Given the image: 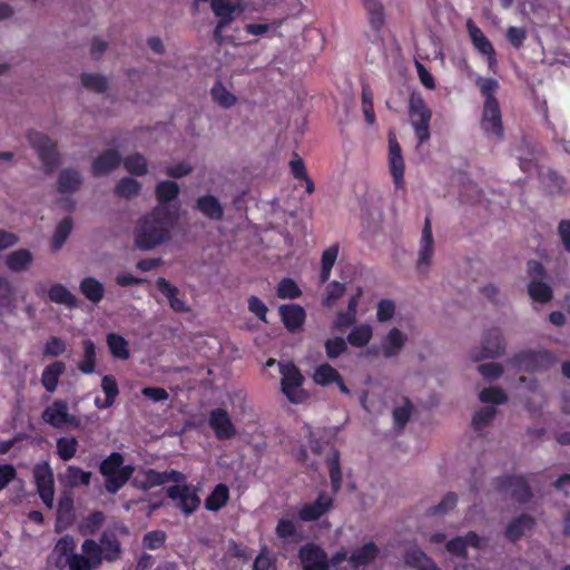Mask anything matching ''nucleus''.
<instances>
[{
  "instance_id": "9",
  "label": "nucleus",
  "mask_w": 570,
  "mask_h": 570,
  "mask_svg": "<svg viewBox=\"0 0 570 570\" xmlns=\"http://www.w3.org/2000/svg\"><path fill=\"white\" fill-rule=\"evenodd\" d=\"M35 482L42 502L48 507H53L55 481L53 472L47 462L39 463L33 470Z\"/></svg>"
},
{
  "instance_id": "31",
  "label": "nucleus",
  "mask_w": 570,
  "mask_h": 570,
  "mask_svg": "<svg viewBox=\"0 0 570 570\" xmlns=\"http://www.w3.org/2000/svg\"><path fill=\"white\" fill-rule=\"evenodd\" d=\"M197 208L209 219L219 220L223 218L224 209L219 200L213 195H206L197 200Z\"/></svg>"
},
{
  "instance_id": "5",
  "label": "nucleus",
  "mask_w": 570,
  "mask_h": 570,
  "mask_svg": "<svg viewBox=\"0 0 570 570\" xmlns=\"http://www.w3.org/2000/svg\"><path fill=\"white\" fill-rule=\"evenodd\" d=\"M282 391L292 403H302L308 394L303 390L304 377L293 363H279Z\"/></svg>"
},
{
  "instance_id": "56",
  "label": "nucleus",
  "mask_w": 570,
  "mask_h": 570,
  "mask_svg": "<svg viewBox=\"0 0 570 570\" xmlns=\"http://www.w3.org/2000/svg\"><path fill=\"white\" fill-rule=\"evenodd\" d=\"M124 166L130 174L141 176L147 173V163L144 156L135 154L124 159Z\"/></svg>"
},
{
  "instance_id": "17",
  "label": "nucleus",
  "mask_w": 570,
  "mask_h": 570,
  "mask_svg": "<svg viewBox=\"0 0 570 570\" xmlns=\"http://www.w3.org/2000/svg\"><path fill=\"white\" fill-rule=\"evenodd\" d=\"M407 342L406 333L397 327H392L381 340L380 353L385 358H393L401 354Z\"/></svg>"
},
{
  "instance_id": "12",
  "label": "nucleus",
  "mask_w": 570,
  "mask_h": 570,
  "mask_svg": "<svg viewBox=\"0 0 570 570\" xmlns=\"http://www.w3.org/2000/svg\"><path fill=\"white\" fill-rule=\"evenodd\" d=\"M168 497L175 502L184 513H193L200 503V500L193 487L176 484L167 490Z\"/></svg>"
},
{
  "instance_id": "15",
  "label": "nucleus",
  "mask_w": 570,
  "mask_h": 570,
  "mask_svg": "<svg viewBox=\"0 0 570 570\" xmlns=\"http://www.w3.org/2000/svg\"><path fill=\"white\" fill-rule=\"evenodd\" d=\"M208 424L218 440H230L237 433L229 414L223 409L210 412Z\"/></svg>"
},
{
  "instance_id": "64",
  "label": "nucleus",
  "mask_w": 570,
  "mask_h": 570,
  "mask_svg": "<svg viewBox=\"0 0 570 570\" xmlns=\"http://www.w3.org/2000/svg\"><path fill=\"white\" fill-rule=\"evenodd\" d=\"M66 566L69 567V570H95L97 569L88 558H85L82 554L75 553L71 558L67 559Z\"/></svg>"
},
{
  "instance_id": "6",
  "label": "nucleus",
  "mask_w": 570,
  "mask_h": 570,
  "mask_svg": "<svg viewBox=\"0 0 570 570\" xmlns=\"http://www.w3.org/2000/svg\"><path fill=\"white\" fill-rule=\"evenodd\" d=\"M42 420L56 429H80V417L69 412L68 404L65 401L57 400L52 402L42 413Z\"/></svg>"
},
{
  "instance_id": "7",
  "label": "nucleus",
  "mask_w": 570,
  "mask_h": 570,
  "mask_svg": "<svg viewBox=\"0 0 570 570\" xmlns=\"http://www.w3.org/2000/svg\"><path fill=\"white\" fill-rule=\"evenodd\" d=\"M28 141L38 153L46 171L51 173L59 163L56 144L49 137L37 130L28 132Z\"/></svg>"
},
{
  "instance_id": "28",
  "label": "nucleus",
  "mask_w": 570,
  "mask_h": 570,
  "mask_svg": "<svg viewBox=\"0 0 570 570\" xmlns=\"http://www.w3.org/2000/svg\"><path fill=\"white\" fill-rule=\"evenodd\" d=\"M120 163V157L117 151L108 150L95 159L92 164V173L96 176L107 175L114 170Z\"/></svg>"
},
{
  "instance_id": "18",
  "label": "nucleus",
  "mask_w": 570,
  "mask_h": 570,
  "mask_svg": "<svg viewBox=\"0 0 570 570\" xmlns=\"http://www.w3.org/2000/svg\"><path fill=\"white\" fill-rule=\"evenodd\" d=\"M553 362L552 355L546 351L529 352L515 358V365L519 370L530 372L548 368Z\"/></svg>"
},
{
  "instance_id": "42",
  "label": "nucleus",
  "mask_w": 570,
  "mask_h": 570,
  "mask_svg": "<svg viewBox=\"0 0 570 570\" xmlns=\"http://www.w3.org/2000/svg\"><path fill=\"white\" fill-rule=\"evenodd\" d=\"M80 291L92 303L100 302L104 296L102 284L92 277H87L81 282Z\"/></svg>"
},
{
  "instance_id": "35",
  "label": "nucleus",
  "mask_w": 570,
  "mask_h": 570,
  "mask_svg": "<svg viewBox=\"0 0 570 570\" xmlns=\"http://www.w3.org/2000/svg\"><path fill=\"white\" fill-rule=\"evenodd\" d=\"M76 541L72 537L61 538L53 548V556L57 557L56 564L59 568L66 566L67 559L75 554Z\"/></svg>"
},
{
  "instance_id": "22",
  "label": "nucleus",
  "mask_w": 570,
  "mask_h": 570,
  "mask_svg": "<svg viewBox=\"0 0 570 570\" xmlns=\"http://www.w3.org/2000/svg\"><path fill=\"white\" fill-rule=\"evenodd\" d=\"M368 19L371 28L375 32H380L385 26L386 14L385 8L381 0H361Z\"/></svg>"
},
{
  "instance_id": "46",
  "label": "nucleus",
  "mask_w": 570,
  "mask_h": 570,
  "mask_svg": "<svg viewBox=\"0 0 570 570\" xmlns=\"http://www.w3.org/2000/svg\"><path fill=\"white\" fill-rule=\"evenodd\" d=\"M338 256V246L332 245L326 248L322 255V269H321V282L325 283L331 276L332 267L334 266Z\"/></svg>"
},
{
  "instance_id": "3",
  "label": "nucleus",
  "mask_w": 570,
  "mask_h": 570,
  "mask_svg": "<svg viewBox=\"0 0 570 570\" xmlns=\"http://www.w3.org/2000/svg\"><path fill=\"white\" fill-rule=\"evenodd\" d=\"M100 471L106 478V489L115 493L131 476L134 468L124 465L122 456L119 453H112L101 463Z\"/></svg>"
},
{
  "instance_id": "61",
  "label": "nucleus",
  "mask_w": 570,
  "mask_h": 570,
  "mask_svg": "<svg viewBox=\"0 0 570 570\" xmlns=\"http://www.w3.org/2000/svg\"><path fill=\"white\" fill-rule=\"evenodd\" d=\"M362 109L367 124H374L375 112L373 109V92L368 86H363L362 89Z\"/></svg>"
},
{
  "instance_id": "27",
  "label": "nucleus",
  "mask_w": 570,
  "mask_h": 570,
  "mask_svg": "<svg viewBox=\"0 0 570 570\" xmlns=\"http://www.w3.org/2000/svg\"><path fill=\"white\" fill-rule=\"evenodd\" d=\"M210 97L214 104L224 109H229L237 104V97L220 80L210 89Z\"/></svg>"
},
{
  "instance_id": "23",
  "label": "nucleus",
  "mask_w": 570,
  "mask_h": 570,
  "mask_svg": "<svg viewBox=\"0 0 570 570\" xmlns=\"http://www.w3.org/2000/svg\"><path fill=\"white\" fill-rule=\"evenodd\" d=\"M500 489L520 502H524L530 498L529 488L524 479L520 476H509L501 480Z\"/></svg>"
},
{
  "instance_id": "59",
  "label": "nucleus",
  "mask_w": 570,
  "mask_h": 570,
  "mask_svg": "<svg viewBox=\"0 0 570 570\" xmlns=\"http://www.w3.org/2000/svg\"><path fill=\"white\" fill-rule=\"evenodd\" d=\"M276 22H257V23H247L244 27V30L247 35L254 36V37H265L269 33H273L277 29Z\"/></svg>"
},
{
  "instance_id": "38",
  "label": "nucleus",
  "mask_w": 570,
  "mask_h": 570,
  "mask_svg": "<svg viewBox=\"0 0 570 570\" xmlns=\"http://www.w3.org/2000/svg\"><path fill=\"white\" fill-rule=\"evenodd\" d=\"M326 464L328 468L330 479L333 491L336 493L342 485V472L340 468V454L336 450L332 449L326 456Z\"/></svg>"
},
{
  "instance_id": "13",
  "label": "nucleus",
  "mask_w": 570,
  "mask_h": 570,
  "mask_svg": "<svg viewBox=\"0 0 570 570\" xmlns=\"http://www.w3.org/2000/svg\"><path fill=\"white\" fill-rule=\"evenodd\" d=\"M466 29L473 46L482 56L487 58L489 69L494 71L498 61L495 58V51L492 43L472 20H468Z\"/></svg>"
},
{
  "instance_id": "8",
  "label": "nucleus",
  "mask_w": 570,
  "mask_h": 570,
  "mask_svg": "<svg viewBox=\"0 0 570 570\" xmlns=\"http://www.w3.org/2000/svg\"><path fill=\"white\" fill-rule=\"evenodd\" d=\"M481 128L491 139H500L503 135L501 110L498 100L484 101Z\"/></svg>"
},
{
  "instance_id": "58",
  "label": "nucleus",
  "mask_w": 570,
  "mask_h": 570,
  "mask_svg": "<svg viewBox=\"0 0 570 570\" xmlns=\"http://www.w3.org/2000/svg\"><path fill=\"white\" fill-rule=\"evenodd\" d=\"M71 228H72V223H71L70 218H65L58 224V226L55 230V234L52 236V246L56 250L61 248V246L68 238V236L71 232Z\"/></svg>"
},
{
  "instance_id": "54",
  "label": "nucleus",
  "mask_w": 570,
  "mask_h": 570,
  "mask_svg": "<svg viewBox=\"0 0 570 570\" xmlns=\"http://www.w3.org/2000/svg\"><path fill=\"white\" fill-rule=\"evenodd\" d=\"M475 85L479 87L484 101L497 100L494 95L499 89V82L493 78L475 77Z\"/></svg>"
},
{
  "instance_id": "62",
  "label": "nucleus",
  "mask_w": 570,
  "mask_h": 570,
  "mask_svg": "<svg viewBox=\"0 0 570 570\" xmlns=\"http://www.w3.org/2000/svg\"><path fill=\"white\" fill-rule=\"evenodd\" d=\"M291 171L295 178L302 179L305 183V189L308 194L314 191V184L306 175L305 166L302 159H293L289 163Z\"/></svg>"
},
{
  "instance_id": "29",
  "label": "nucleus",
  "mask_w": 570,
  "mask_h": 570,
  "mask_svg": "<svg viewBox=\"0 0 570 570\" xmlns=\"http://www.w3.org/2000/svg\"><path fill=\"white\" fill-rule=\"evenodd\" d=\"M65 364L60 361L47 365L41 375V383L47 392L52 393L56 391L59 377L65 372Z\"/></svg>"
},
{
  "instance_id": "26",
  "label": "nucleus",
  "mask_w": 570,
  "mask_h": 570,
  "mask_svg": "<svg viewBox=\"0 0 570 570\" xmlns=\"http://www.w3.org/2000/svg\"><path fill=\"white\" fill-rule=\"evenodd\" d=\"M158 289L166 296L170 307L178 313L187 312L186 303L178 297V289L176 286L168 283L165 278H158L156 282Z\"/></svg>"
},
{
  "instance_id": "57",
  "label": "nucleus",
  "mask_w": 570,
  "mask_h": 570,
  "mask_svg": "<svg viewBox=\"0 0 570 570\" xmlns=\"http://www.w3.org/2000/svg\"><path fill=\"white\" fill-rule=\"evenodd\" d=\"M82 556L88 558L90 562L97 568L101 564L102 556L100 544L91 539L85 540L81 546Z\"/></svg>"
},
{
  "instance_id": "39",
  "label": "nucleus",
  "mask_w": 570,
  "mask_h": 570,
  "mask_svg": "<svg viewBox=\"0 0 570 570\" xmlns=\"http://www.w3.org/2000/svg\"><path fill=\"white\" fill-rule=\"evenodd\" d=\"M405 562L417 570H440L432 559L419 549L409 551Z\"/></svg>"
},
{
  "instance_id": "21",
  "label": "nucleus",
  "mask_w": 570,
  "mask_h": 570,
  "mask_svg": "<svg viewBox=\"0 0 570 570\" xmlns=\"http://www.w3.org/2000/svg\"><path fill=\"white\" fill-rule=\"evenodd\" d=\"M433 257V236L430 223L426 220L425 226L422 230L419 248L417 269L420 272H426L431 266Z\"/></svg>"
},
{
  "instance_id": "20",
  "label": "nucleus",
  "mask_w": 570,
  "mask_h": 570,
  "mask_svg": "<svg viewBox=\"0 0 570 570\" xmlns=\"http://www.w3.org/2000/svg\"><path fill=\"white\" fill-rule=\"evenodd\" d=\"M502 352V341L501 333L498 330H492L487 333L482 347L480 351H474L471 354V358L474 362L481 361L483 358H492Z\"/></svg>"
},
{
  "instance_id": "45",
  "label": "nucleus",
  "mask_w": 570,
  "mask_h": 570,
  "mask_svg": "<svg viewBox=\"0 0 570 570\" xmlns=\"http://www.w3.org/2000/svg\"><path fill=\"white\" fill-rule=\"evenodd\" d=\"M49 299L57 304H63L66 306H73L76 298L71 292L61 284H55L48 291Z\"/></svg>"
},
{
  "instance_id": "53",
  "label": "nucleus",
  "mask_w": 570,
  "mask_h": 570,
  "mask_svg": "<svg viewBox=\"0 0 570 570\" xmlns=\"http://www.w3.org/2000/svg\"><path fill=\"white\" fill-rule=\"evenodd\" d=\"M529 295L534 301L547 303L552 297V291L548 284L532 279L529 285Z\"/></svg>"
},
{
  "instance_id": "24",
  "label": "nucleus",
  "mask_w": 570,
  "mask_h": 570,
  "mask_svg": "<svg viewBox=\"0 0 570 570\" xmlns=\"http://www.w3.org/2000/svg\"><path fill=\"white\" fill-rule=\"evenodd\" d=\"M179 193V187L174 181H161L156 187V196L158 199V206H166L169 210L176 209V217H178V207L171 204Z\"/></svg>"
},
{
  "instance_id": "14",
  "label": "nucleus",
  "mask_w": 570,
  "mask_h": 570,
  "mask_svg": "<svg viewBox=\"0 0 570 570\" xmlns=\"http://www.w3.org/2000/svg\"><path fill=\"white\" fill-rule=\"evenodd\" d=\"M298 557L304 570H328L327 554L314 543L303 546L299 549Z\"/></svg>"
},
{
  "instance_id": "47",
  "label": "nucleus",
  "mask_w": 570,
  "mask_h": 570,
  "mask_svg": "<svg viewBox=\"0 0 570 570\" xmlns=\"http://www.w3.org/2000/svg\"><path fill=\"white\" fill-rule=\"evenodd\" d=\"M345 284L337 281L331 282L325 289L322 304L325 307H333L336 302L344 295Z\"/></svg>"
},
{
  "instance_id": "63",
  "label": "nucleus",
  "mask_w": 570,
  "mask_h": 570,
  "mask_svg": "<svg viewBox=\"0 0 570 570\" xmlns=\"http://www.w3.org/2000/svg\"><path fill=\"white\" fill-rule=\"evenodd\" d=\"M458 502V498L454 493L445 494L441 502L429 509L428 514L430 515H442L451 511Z\"/></svg>"
},
{
  "instance_id": "34",
  "label": "nucleus",
  "mask_w": 570,
  "mask_h": 570,
  "mask_svg": "<svg viewBox=\"0 0 570 570\" xmlns=\"http://www.w3.org/2000/svg\"><path fill=\"white\" fill-rule=\"evenodd\" d=\"M91 473L81 470L80 468L69 465L66 471L60 475L61 482L66 487L76 488L79 485H88L90 483Z\"/></svg>"
},
{
  "instance_id": "49",
  "label": "nucleus",
  "mask_w": 570,
  "mask_h": 570,
  "mask_svg": "<svg viewBox=\"0 0 570 570\" xmlns=\"http://www.w3.org/2000/svg\"><path fill=\"white\" fill-rule=\"evenodd\" d=\"M396 315V304L394 301L383 298L376 305V321L379 323H387L394 320Z\"/></svg>"
},
{
  "instance_id": "25",
  "label": "nucleus",
  "mask_w": 570,
  "mask_h": 570,
  "mask_svg": "<svg viewBox=\"0 0 570 570\" xmlns=\"http://www.w3.org/2000/svg\"><path fill=\"white\" fill-rule=\"evenodd\" d=\"M374 327L368 323L355 325L347 335V342L354 347H365L373 338Z\"/></svg>"
},
{
  "instance_id": "52",
  "label": "nucleus",
  "mask_w": 570,
  "mask_h": 570,
  "mask_svg": "<svg viewBox=\"0 0 570 570\" xmlns=\"http://www.w3.org/2000/svg\"><path fill=\"white\" fill-rule=\"evenodd\" d=\"M412 413V405L409 399L401 397L400 402L393 410V420L394 424L402 429L405 423L409 421Z\"/></svg>"
},
{
  "instance_id": "55",
  "label": "nucleus",
  "mask_w": 570,
  "mask_h": 570,
  "mask_svg": "<svg viewBox=\"0 0 570 570\" xmlns=\"http://www.w3.org/2000/svg\"><path fill=\"white\" fill-rule=\"evenodd\" d=\"M78 441L72 438H59L57 440V452L58 455L63 460L68 461L72 459L77 452Z\"/></svg>"
},
{
  "instance_id": "41",
  "label": "nucleus",
  "mask_w": 570,
  "mask_h": 570,
  "mask_svg": "<svg viewBox=\"0 0 570 570\" xmlns=\"http://www.w3.org/2000/svg\"><path fill=\"white\" fill-rule=\"evenodd\" d=\"M78 368L83 374H91L96 368V345L92 341L86 340L83 342V356L78 364Z\"/></svg>"
},
{
  "instance_id": "37",
  "label": "nucleus",
  "mask_w": 570,
  "mask_h": 570,
  "mask_svg": "<svg viewBox=\"0 0 570 570\" xmlns=\"http://www.w3.org/2000/svg\"><path fill=\"white\" fill-rule=\"evenodd\" d=\"M82 183L81 176L78 171L67 169L59 175L58 190L61 194H69L76 191Z\"/></svg>"
},
{
  "instance_id": "1",
  "label": "nucleus",
  "mask_w": 570,
  "mask_h": 570,
  "mask_svg": "<svg viewBox=\"0 0 570 570\" xmlns=\"http://www.w3.org/2000/svg\"><path fill=\"white\" fill-rule=\"evenodd\" d=\"M176 220V209L169 210L166 206H157L138 224L134 234L136 246L149 250L165 243L169 239Z\"/></svg>"
},
{
  "instance_id": "51",
  "label": "nucleus",
  "mask_w": 570,
  "mask_h": 570,
  "mask_svg": "<svg viewBox=\"0 0 570 570\" xmlns=\"http://www.w3.org/2000/svg\"><path fill=\"white\" fill-rule=\"evenodd\" d=\"M533 520L528 515H521L508 525L507 537L511 540L519 539L523 532L530 529Z\"/></svg>"
},
{
  "instance_id": "48",
  "label": "nucleus",
  "mask_w": 570,
  "mask_h": 570,
  "mask_svg": "<svg viewBox=\"0 0 570 570\" xmlns=\"http://www.w3.org/2000/svg\"><path fill=\"white\" fill-rule=\"evenodd\" d=\"M338 372L328 364H321L313 374V380L318 385H327L338 380Z\"/></svg>"
},
{
  "instance_id": "30",
  "label": "nucleus",
  "mask_w": 570,
  "mask_h": 570,
  "mask_svg": "<svg viewBox=\"0 0 570 570\" xmlns=\"http://www.w3.org/2000/svg\"><path fill=\"white\" fill-rule=\"evenodd\" d=\"M379 553L377 547L373 543H366L363 547L355 549L350 557V563L353 568L358 569L372 562Z\"/></svg>"
},
{
  "instance_id": "4",
  "label": "nucleus",
  "mask_w": 570,
  "mask_h": 570,
  "mask_svg": "<svg viewBox=\"0 0 570 570\" xmlns=\"http://www.w3.org/2000/svg\"><path fill=\"white\" fill-rule=\"evenodd\" d=\"M409 117L419 144L430 139V121L432 111L419 95H411L409 101Z\"/></svg>"
},
{
  "instance_id": "2",
  "label": "nucleus",
  "mask_w": 570,
  "mask_h": 570,
  "mask_svg": "<svg viewBox=\"0 0 570 570\" xmlns=\"http://www.w3.org/2000/svg\"><path fill=\"white\" fill-rule=\"evenodd\" d=\"M265 7L264 0H212L210 8L218 19L215 37H220L222 31L233 22L236 16L263 11Z\"/></svg>"
},
{
  "instance_id": "16",
  "label": "nucleus",
  "mask_w": 570,
  "mask_h": 570,
  "mask_svg": "<svg viewBox=\"0 0 570 570\" xmlns=\"http://www.w3.org/2000/svg\"><path fill=\"white\" fill-rule=\"evenodd\" d=\"M333 507V498L327 493H321L312 503H306L298 509V518L302 521H316L326 514Z\"/></svg>"
},
{
  "instance_id": "50",
  "label": "nucleus",
  "mask_w": 570,
  "mask_h": 570,
  "mask_svg": "<svg viewBox=\"0 0 570 570\" xmlns=\"http://www.w3.org/2000/svg\"><path fill=\"white\" fill-rule=\"evenodd\" d=\"M140 184L134 178H122L118 181L115 188L117 196L122 198H131L139 194Z\"/></svg>"
},
{
  "instance_id": "11",
  "label": "nucleus",
  "mask_w": 570,
  "mask_h": 570,
  "mask_svg": "<svg viewBox=\"0 0 570 570\" xmlns=\"http://www.w3.org/2000/svg\"><path fill=\"white\" fill-rule=\"evenodd\" d=\"M183 480H185V476L180 472L175 470L161 473L149 469L138 471L134 476V483L136 484V487L144 490L164 484L169 481L180 482Z\"/></svg>"
},
{
  "instance_id": "60",
  "label": "nucleus",
  "mask_w": 570,
  "mask_h": 570,
  "mask_svg": "<svg viewBox=\"0 0 570 570\" xmlns=\"http://www.w3.org/2000/svg\"><path fill=\"white\" fill-rule=\"evenodd\" d=\"M277 295L283 299H293L301 295V289L292 278H284L277 286Z\"/></svg>"
},
{
  "instance_id": "44",
  "label": "nucleus",
  "mask_w": 570,
  "mask_h": 570,
  "mask_svg": "<svg viewBox=\"0 0 570 570\" xmlns=\"http://www.w3.org/2000/svg\"><path fill=\"white\" fill-rule=\"evenodd\" d=\"M107 345L114 357L119 360L129 358L128 342L121 335L114 333L108 334Z\"/></svg>"
},
{
  "instance_id": "10",
  "label": "nucleus",
  "mask_w": 570,
  "mask_h": 570,
  "mask_svg": "<svg viewBox=\"0 0 570 570\" xmlns=\"http://www.w3.org/2000/svg\"><path fill=\"white\" fill-rule=\"evenodd\" d=\"M389 169L396 189H404L405 163L401 146L393 134L389 135Z\"/></svg>"
},
{
  "instance_id": "36",
  "label": "nucleus",
  "mask_w": 570,
  "mask_h": 570,
  "mask_svg": "<svg viewBox=\"0 0 570 570\" xmlns=\"http://www.w3.org/2000/svg\"><path fill=\"white\" fill-rule=\"evenodd\" d=\"M229 499V489L227 485L217 484L212 493L205 500V508L209 511H218L226 505Z\"/></svg>"
},
{
  "instance_id": "19",
  "label": "nucleus",
  "mask_w": 570,
  "mask_h": 570,
  "mask_svg": "<svg viewBox=\"0 0 570 570\" xmlns=\"http://www.w3.org/2000/svg\"><path fill=\"white\" fill-rule=\"evenodd\" d=\"M483 539L476 533L470 532L465 537H458L446 542V551L454 558H464L469 549H480L482 547Z\"/></svg>"
},
{
  "instance_id": "40",
  "label": "nucleus",
  "mask_w": 570,
  "mask_h": 570,
  "mask_svg": "<svg viewBox=\"0 0 570 570\" xmlns=\"http://www.w3.org/2000/svg\"><path fill=\"white\" fill-rule=\"evenodd\" d=\"M276 534L285 541H295L298 538L297 521L288 517L281 518L276 525Z\"/></svg>"
},
{
  "instance_id": "32",
  "label": "nucleus",
  "mask_w": 570,
  "mask_h": 570,
  "mask_svg": "<svg viewBox=\"0 0 570 570\" xmlns=\"http://www.w3.org/2000/svg\"><path fill=\"white\" fill-rule=\"evenodd\" d=\"M33 261L32 254L28 249H18L6 256V266L12 272L28 269Z\"/></svg>"
},
{
  "instance_id": "33",
  "label": "nucleus",
  "mask_w": 570,
  "mask_h": 570,
  "mask_svg": "<svg viewBox=\"0 0 570 570\" xmlns=\"http://www.w3.org/2000/svg\"><path fill=\"white\" fill-rule=\"evenodd\" d=\"M281 315L285 326L291 331L299 328L305 320V311L293 304L282 306Z\"/></svg>"
},
{
  "instance_id": "43",
  "label": "nucleus",
  "mask_w": 570,
  "mask_h": 570,
  "mask_svg": "<svg viewBox=\"0 0 570 570\" xmlns=\"http://www.w3.org/2000/svg\"><path fill=\"white\" fill-rule=\"evenodd\" d=\"M102 560L114 561L120 554L119 542L114 534L105 533L100 539Z\"/></svg>"
}]
</instances>
